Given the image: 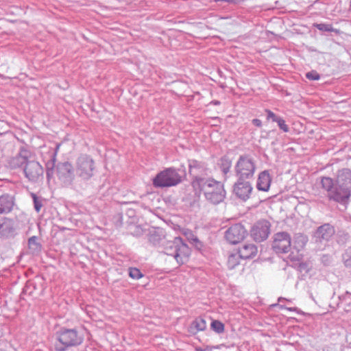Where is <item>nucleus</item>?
Returning <instances> with one entry per match:
<instances>
[{
	"mask_svg": "<svg viewBox=\"0 0 351 351\" xmlns=\"http://www.w3.org/2000/svg\"><path fill=\"white\" fill-rule=\"evenodd\" d=\"M193 187H200L208 200L213 204H218L223 201L225 197L223 184L221 182L213 179L204 180L196 179L193 182Z\"/></svg>",
	"mask_w": 351,
	"mask_h": 351,
	"instance_id": "1",
	"label": "nucleus"
},
{
	"mask_svg": "<svg viewBox=\"0 0 351 351\" xmlns=\"http://www.w3.org/2000/svg\"><path fill=\"white\" fill-rule=\"evenodd\" d=\"M53 344L56 351H65L69 347L77 346L84 341V335L76 329L62 328L56 334Z\"/></svg>",
	"mask_w": 351,
	"mask_h": 351,
	"instance_id": "2",
	"label": "nucleus"
},
{
	"mask_svg": "<svg viewBox=\"0 0 351 351\" xmlns=\"http://www.w3.org/2000/svg\"><path fill=\"white\" fill-rule=\"evenodd\" d=\"M182 180V176L173 167L166 168L160 171L152 180V184L156 188L174 186Z\"/></svg>",
	"mask_w": 351,
	"mask_h": 351,
	"instance_id": "3",
	"label": "nucleus"
},
{
	"mask_svg": "<svg viewBox=\"0 0 351 351\" xmlns=\"http://www.w3.org/2000/svg\"><path fill=\"white\" fill-rule=\"evenodd\" d=\"M190 248L182 242L180 238L176 237L169 241L166 247V254L172 256L176 261L182 265L186 262L190 255Z\"/></svg>",
	"mask_w": 351,
	"mask_h": 351,
	"instance_id": "4",
	"label": "nucleus"
},
{
	"mask_svg": "<svg viewBox=\"0 0 351 351\" xmlns=\"http://www.w3.org/2000/svg\"><path fill=\"white\" fill-rule=\"evenodd\" d=\"M322 187L327 191L329 199L338 202H342L348 199L350 196V191L347 188L341 187L338 184L334 185L332 178L324 177L321 180Z\"/></svg>",
	"mask_w": 351,
	"mask_h": 351,
	"instance_id": "5",
	"label": "nucleus"
},
{
	"mask_svg": "<svg viewBox=\"0 0 351 351\" xmlns=\"http://www.w3.org/2000/svg\"><path fill=\"white\" fill-rule=\"evenodd\" d=\"M291 246V237L285 232H280L274 234L271 247L277 254H285L289 252Z\"/></svg>",
	"mask_w": 351,
	"mask_h": 351,
	"instance_id": "6",
	"label": "nucleus"
},
{
	"mask_svg": "<svg viewBox=\"0 0 351 351\" xmlns=\"http://www.w3.org/2000/svg\"><path fill=\"white\" fill-rule=\"evenodd\" d=\"M271 223L267 219L257 221L250 230L251 237L256 242L267 239L270 234Z\"/></svg>",
	"mask_w": 351,
	"mask_h": 351,
	"instance_id": "7",
	"label": "nucleus"
},
{
	"mask_svg": "<svg viewBox=\"0 0 351 351\" xmlns=\"http://www.w3.org/2000/svg\"><path fill=\"white\" fill-rule=\"evenodd\" d=\"M255 165L249 158L241 157L236 165V173L239 179L248 180L253 177Z\"/></svg>",
	"mask_w": 351,
	"mask_h": 351,
	"instance_id": "8",
	"label": "nucleus"
},
{
	"mask_svg": "<svg viewBox=\"0 0 351 351\" xmlns=\"http://www.w3.org/2000/svg\"><path fill=\"white\" fill-rule=\"evenodd\" d=\"M247 236V231L241 224H234L230 227L225 233L226 241L230 244L236 245L243 241Z\"/></svg>",
	"mask_w": 351,
	"mask_h": 351,
	"instance_id": "9",
	"label": "nucleus"
},
{
	"mask_svg": "<svg viewBox=\"0 0 351 351\" xmlns=\"http://www.w3.org/2000/svg\"><path fill=\"white\" fill-rule=\"evenodd\" d=\"M94 161L88 156H81L77 161V173L84 180L90 178L93 175Z\"/></svg>",
	"mask_w": 351,
	"mask_h": 351,
	"instance_id": "10",
	"label": "nucleus"
},
{
	"mask_svg": "<svg viewBox=\"0 0 351 351\" xmlns=\"http://www.w3.org/2000/svg\"><path fill=\"white\" fill-rule=\"evenodd\" d=\"M253 191L252 184L247 180L238 179L234 186V193L241 200L246 201L250 198Z\"/></svg>",
	"mask_w": 351,
	"mask_h": 351,
	"instance_id": "11",
	"label": "nucleus"
},
{
	"mask_svg": "<svg viewBox=\"0 0 351 351\" xmlns=\"http://www.w3.org/2000/svg\"><path fill=\"white\" fill-rule=\"evenodd\" d=\"M24 171L29 180L36 181L43 176V169L39 162L29 161L26 163Z\"/></svg>",
	"mask_w": 351,
	"mask_h": 351,
	"instance_id": "12",
	"label": "nucleus"
},
{
	"mask_svg": "<svg viewBox=\"0 0 351 351\" xmlns=\"http://www.w3.org/2000/svg\"><path fill=\"white\" fill-rule=\"evenodd\" d=\"M237 252L241 258L251 259L257 255L258 247L253 243H245L241 246Z\"/></svg>",
	"mask_w": 351,
	"mask_h": 351,
	"instance_id": "13",
	"label": "nucleus"
},
{
	"mask_svg": "<svg viewBox=\"0 0 351 351\" xmlns=\"http://www.w3.org/2000/svg\"><path fill=\"white\" fill-rule=\"evenodd\" d=\"M337 184L343 188H347L348 190H351V171L348 169H343L338 173Z\"/></svg>",
	"mask_w": 351,
	"mask_h": 351,
	"instance_id": "14",
	"label": "nucleus"
},
{
	"mask_svg": "<svg viewBox=\"0 0 351 351\" xmlns=\"http://www.w3.org/2000/svg\"><path fill=\"white\" fill-rule=\"evenodd\" d=\"M58 176L60 179L65 180L72 178L73 176V167L71 163L64 162L58 166Z\"/></svg>",
	"mask_w": 351,
	"mask_h": 351,
	"instance_id": "15",
	"label": "nucleus"
},
{
	"mask_svg": "<svg viewBox=\"0 0 351 351\" xmlns=\"http://www.w3.org/2000/svg\"><path fill=\"white\" fill-rule=\"evenodd\" d=\"M271 182V178L267 171H263L258 175L256 187L258 190L268 191Z\"/></svg>",
	"mask_w": 351,
	"mask_h": 351,
	"instance_id": "16",
	"label": "nucleus"
},
{
	"mask_svg": "<svg viewBox=\"0 0 351 351\" xmlns=\"http://www.w3.org/2000/svg\"><path fill=\"white\" fill-rule=\"evenodd\" d=\"M14 201L12 196L9 195H2L0 196V215L10 213L14 206Z\"/></svg>",
	"mask_w": 351,
	"mask_h": 351,
	"instance_id": "17",
	"label": "nucleus"
},
{
	"mask_svg": "<svg viewBox=\"0 0 351 351\" xmlns=\"http://www.w3.org/2000/svg\"><path fill=\"white\" fill-rule=\"evenodd\" d=\"M206 321L204 318L198 317L191 322L189 327V332L195 335L206 330Z\"/></svg>",
	"mask_w": 351,
	"mask_h": 351,
	"instance_id": "18",
	"label": "nucleus"
},
{
	"mask_svg": "<svg viewBox=\"0 0 351 351\" xmlns=\"http://www.w3.org/2000/svg\"><path fill=\"white\" fill-rule=\"evenodd\" d=\"M241 259L237 251L230 252L227 256V268L229 270H236L241 266Z\"/></svg>",
	"mask_w": 351,
	"mask_h": 351,
	"instance_id": "19",
	"label": "nucleus"
},
{
	"mask_svg": "<svg viewBox=\"0 0 351 351\" xmlns=\"http://www.w3.org/2000/svg\"><path fill=\"white\" fill-rule=\"evenodd\" d=\"M318 236L324 239H328L334 233V228L328 224L320 226L317 232Z\"/></svg>",
	"mask_w": 351,
	"mask_h": 351,
	"instance_id": "20",
	"label": "nucleus"
},
{
	"mask_svg": "<svg viewBox=\"0 0 351 351\" xmlns=\"http://www.w3.org/2000/svg\"><path fill=\"white\" fill-rule=\"evenodd\" d=\"M210 328L216 333L221 334L225 331V325L219 320L213 319L210 323Z\"/></svg>",
	"mask_w": 351,
	"mask_h": 351,
	"instance_id": "21",
	"label": "nucleus"
},
{
	"mask_svg": "<svg viewBox=\"0 0 351 351\" xmlns=\"http://www.w3.org/2000/svg\"><path fill=\"white\" fill-rule=\"evenodd\" d=\"M220 165L223 172L226 174L231 167V160L227 158H222Z\"/></svg>",
	"mask_w": 351,
	"mask_h": 351,
	"instance_id": "22",
	"label": "nucleus"
},
{
	"mask_svg": "<svg viewBox=\"0 0 351 351\" xmlns=\"http://www.w3.org/2000/svg\"><path fill=\"white\" fill-rule=\"evenodd\" d=\"M129 276L135 280H138L143 277V274L140 269L136 267L130 268Z\"/></svg>",
	"mask_w": 351,
	"mask_h": 351,
	"instance_id": "23",
	"label": "nucleus"
},
{
	"mask_svg": "<svg viewBox=\"0 0 351 351\" xmlns=\"http://www.w3.org/2000/svg\"><path fill=\"white\" fill-rule=\"evenodd\" d=\"M29 247L34 250H38L40 248V245L37 242L36 237H32L28 241Z\"/></svg>",
	"mask_w": 351,
	"mask_h": 351,
	"instance_id": "24",
	"label": "nucleus"
},
{
	"mask_svg": "<svg viewBox=\"0 0 351 351\" xmlns=\"http://www.w3.org/2000/svg\"><path fill=\"white\" fill-rule=\"evenodd\" d=\"M307 243L306 237L300 235L297 237V240L295 241V244L297 245V247L298 250L303 249Z\"/></svg>",
	"mask_w": 351,
	"mask_h": 351,
	"instance_id": "25",
	"label": "nucleus"
},
{
	"mask_svg": "<svg viewBox=\"0 0 351 351\" xmlns=\"http://www.w3.org/2000/svg\"><path fill=\"white\" fill-rule=\"evenodd\" d=\"M315 27H316L318 29L321 31L324 32H333L334 28L332 27V25L330 24H324V23H320V24H315Z\"/></svg>",
	"mask_w": 351,
	"mask_h": 351,
	"instance_id": "26",
	"label": "nucleus"
},
{
	"mask_svg": "<svg viewBox=\"0 0 351 351\" xmlns=\"http://www.w3.org/2000/svg\"><path fill=\"white\" fill-rule=\"evenodd\" d=\"M31 195L34 200V208H35L36 210L38 213V212H40V210L43 206V204H42L41 202L38 199V198L36 194L32 193Z\"/></svg>",
	"mask_w": 351,
	"mask_h": 351,
	"instance_id": "27",
	"label": "nucleus"
},
{
	"mask_svg": "<svg viewBox=\"0 0 351 351\" xmlns=\"http://www.w3.org/2000/svg\"><path fill=\"white\" fill-rule=\"evenodd\" d=\"M221 346H205L204 347H195V351H212L214 349H220Z\"/></svg>",
	"mask_w": 351,
	"mask_h": 351,
	"instance_id": "28",
	"label": "nucleus"
},
{
	"mask_svg": "<svg viewBox=\"0 0 351 351\" xmlns=\"http://www.w3.org/2000/svg\"><path fill=\"white\" fill-rule=\"evenodd\" d=\"M276 123H278L280 128L284 132H287L289 131V127L285 123V120H283L281 118H279L278 119H276Z\"/></svg>",
	"mask_w": 351,
	"mask_h": 351,
	"instance_id": "29",
	"label": "nucleus"
},
{
	"mask_svg": "<svg viewBox=\"0 0 351 351\" xmlns=\"http://www.w3.org/2000/svg\"><path fill=\"white\" fill-rule=\"evenodd\" d=\"M306 78L310 80H318L319 79V75L316 71H311L306 74Z\"/></svg>",
	"mask_w": 351,
	"mask_h": 351,
	"instance_id": "30",
	"label": "nucleus"
},
{
	"mask_svg": "<svg viewBox=\"0 0 351 351\" xmlns=\"http://www.w3.org/2000/svg\"><path fill=\"white\" fill-rule=\"evenodd\" d=\"M266 112L267 113V117L269 119H271L273 121L276 122V119H278L279 118L277 117V116L271 110H267Z\"/></svg>",
	"mask_w": 351,
	"mask_h": 351,
	"instance_id": "31",
	"label": "nucleus"
},
{
	"mask_svg": "<svg viewBox=\"0 0 351 351\" xmlns=\"http://www.w3.org/2000/svg\"><path fill=\"white\" fill-rule=\"evenodd\" d=\"M214 1H224V2L231 3H238L243 1V0H214Z\"/></svg>",
	"mask_w": 351,
	"mask_h": 351,
	"instance_id": "32",
	"label": "nucleus"
},
{
	"mask_svg": "<svg viewBox=\"0 0 351 351\" xmlns=\"http://www.w3.org/2000/svg\"><path fill=\"white\" fill-rule=\"evenodd\" d=\"M252 123H254V125L257 126V127H261L262 125V122L260 119H254L252 120Z\"/></svg>",
	"mask_w": 351,
	"mask_h": 351,
	"instance_id": "33",
	"label": "nucleus"
},
{
	"mask_svg": "<svg viewBox=\"0 0 351 351\" xmlns=\"http://www.w3.org/2000/svg\"><path fill=\"white\" fill-rule=\"evenodd\" d=\"M0 351H2V350H0Z\"/></svg>",
	"mask_w": 351,
	"mask_h": 351,
	"instance_id": "34",
	"label": "nucleus"
}]
</instances>
